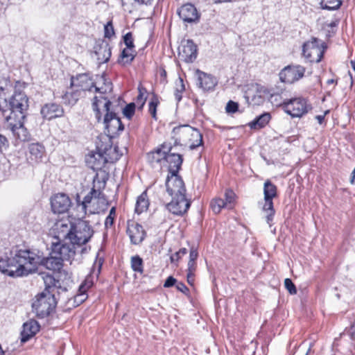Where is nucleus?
Listing matches in <instances>:
<instances>
[{
    "label": "nucleus",
    "mask_w": 355,
    "mask_h": 355,
    "mask_svg": "<svg viewBox=\"0 0 355 355\" xmlns=\"http://www.w3.org/2000/svg\"><path fill=\"white\" fill-rule=\"evenodd\" d=\"M111 102L103 97H96L92 106L95 116L98 121L101 119L104 114L103 124L107 135L112 137L123 130V125L116 114L110 111Z\"/></svg>",
    "instance_id": "obj_1"
},
{
    "label": "nucleus",
    "mask_w": 355,
    "mask_h": 355,
    "mask_svg": "<svg viewBox=\"0 0 355 355\" xmlns=\"http://www.w3.org/2000/svg\"><path fill=\"white\" fill-rule=\"evenodd\" d=\"M173 132L175 142L182 146H187L193 150L203 144L202 135L196 128L189 125H184L173 128Z\"/></svg>",
    "instance_id": "obj_2"
},
{
    "label": "nucleus",
    "mask_w": 355,
    "mask_h": 355,
    "mask_svg": "<svg viewBox=\"0 0 355 355\" xmlns=\"http://www.w3.org/2000/svg\"><path fill=\"white\" fill-rule=\"evenodd\" d=\"M15 257L17 258L18 263L22 272H24V276L35 272L37 266L40 265L42 261V257L40 252L29 249L15 250Z\"/></svg>",
    "instance_id": "obj_3"
},
{
    "label": "nucleus",
    "mask_w": 355,
    "mask_h": 355,
    "mask_svg": "<svg viewBox=\"0 0 355 355\" xmlns=\"http://www.w3.org/2000/svg\"><path fill=\"white\" fill-rule=\"evenodd\" d=\"M6 107L8 109L3 110L4 119H6V116L17 118L19 114L21 115H26L25 112L28 107V99L26 94L21 91H15L9 98Z\"/></svg>",
    "instance_id": "obj_4"
},
{
    "label": "nucleus",
    "mask_w": 355,
    "mask_h": 355,
    "mask_svg": "<svg viewBox=\"0 0 355 355\" xmlns=\"http://www.w3.org/2000/svg\"><path fill=\"white\" fill-rule=\"evenodd\" d=\"M56 301L53 293L42 292L37 296L32 307L37 317L48 316L55 308Z\"/></svg>",
    "instance_id": "obj_5"
},
{
    "label": "nucleus",
    "mask_w": 355,
    "mask_h": 355,
    "mask_svg": "<svg viewBox=\"0 0 355 355\" xmlns=\"http://www.w3.org/2000/svg\"><path fill=\"white\" fill-rule=\"evenodd\" d=\"M93 235V230L87 221L73 223V230L69 241L78 247L85 244Z\"/></svg>",
    "instance_id": "obj_6"
},
{
    "label": "nucleus",
    "mask_w": 355,
    "mask_h": 355,
    "mask_svg": "<svg viewBox=\"0 0 355 355\" xmlns=\"http://www.w3.org/2000/svg\"><path fill=\"white\" fill-rule=\"evenodd\" d=\"M324 43L316 37L305 42L302 47V53L310 62H319L323 57L325 50Z\"/></svg>",
    "instance_id": "obj_7"
},
{
    "label": "nucleus",
    "mask_w": 355,
    "mask_h": 355,
    "mask_svg": "<svg viewBox=\"0 0 355 355\" xmlns=\"http://www.w3.org/2000/svg\"><path fill=\"white\" fill-rule=\"evenodd\" d=\"M25 117L26 115L19 114L17 118L6 116L4 119L7 128L10 129L16 139L20 141H25L29 139V133L24 125Z\"/></svg>",
    "instance_id": "obj_8"
},
{
    "label": "nucleus",
    "mask_w": 355,
    "mask_h": 355,
    "mask_svg": "<svg viewBox=\"0 0 355 355\" xmlns=\"http://www.w3.org/2000/svg\"><path fill=\"white\" fill-rule=\"evenodd\" d=\"M20 268L15 257V251H11L10 256L0 258V271L10 277H17L24 276V272Z\"/></svg>",
    "instance_id": "obj_9"
},
{
    "label": "nucleus",
    "mask_w": 355,
    "mask_h": 355,
    "mask_svg": "<svg viewBox=\"0 0 355 355\" xmlns=\"http://www.w3.org/2000/svg\"><path fill=\"white\" fill-rule=\"evenodd\" d=\"M284 111L292 117H301L311 110V105L304 98H295L284 101Z\"/></svg>",
    "instance_id": "obj_10"
},
{
    "label": "nucleus",
    "mask_w": 355,
    "mask_h": 355,
    "mask_svg": "<svg viewBox=\"0 0 355 355\" xmlns=\"http://www.w3.org/2000/svg\"><path fill=\"white\" fill-rule=\"evenodd\" d=\"M73 230V223L67 218L56 221L51 228L50 234L53 241H67L69 239Z\"/></svg>",
    "instance_id": "obj_11"
},
{
    "label": "nucleus",
    "mask_w": 355,
    "mask_h": 355,
    "mask_svg": "<svg viewBox=\"0 0 355 355\" xmlns=\"http://www.w3.org/2000/svg\"><path fill=\"white\" fill-rule=\"evenodd\" d=\"M266 89L258 84H251L245 92V98L247 103L252 105H260L265 101Z\"/></svg>",
    "instance_id": "obj_12"
},
{
    "label": "nucleus",
    "mask_w": 355,
    "mask_h": 355,
    "mask_svg": "<svg viewBox=\"0 0 355 355\" xmlns=\"http://www.w3.org/2000/svg\"><path fill=\"white\" fill-rule=\"evenodd\" d=\"M76 245L68 244L65 241H52L51 250L53 254L62 258V260H69L76 254Z\"/></svg>",
    "instance_id": "obj_13"
},
{
    "label": "nucleus",
    "mask_w": 355,
    "mask_h": 355,
    "mask_svg": "<svg viewBox=\"0 0 355 355\" xmlns=\"http://www.w3.org/2000/svg\"><path fill=\"white\" fill-rule=\"evenodd\" d=\"M166 191L171 197L184 196L186 189L182 179L178 174L168 175L166 181Z\"/></svg>",
    "instance_id": "obj_14"
},
{
    "label": "nucleus",
    "mask_w": 355,
    "mask_h": 355,
    "mask_svg": "<svg viewBox=\"0 0 355 355\" xmlns=\"http://www.w3.org/2000/svg\"><path fill=\"white\" fill-rule=\"evenodd\" d=\"M305 68L302 66H288L284 68L279 73V78L282 82L293 83L304 76Z\"/></svg>",
    "instance_id": "obj_15"
},
{
    "label": "nucleus",
    "mask_w": 355,
    "mask_h": 355,
    "mask_svg": "<svg viewBox=\"0 0 355 355\" xmlns=\"http://www.w3.org/2000/svg\"><path fill=\"white\" fill-rule=\"evenodd\" d=\"M171 198V201L166 205L168 211L175 215H183L185 214L191 205L190 201L187 200L186 196Z\"/></svg>",
    "instance_id": "obj_16"
},
{
    "label": "nucleus",
    "mask_w": 355,
    "mask_h": 355,
    "mask_svg": "<svg viewBox=\"0 0 355 355\" xmlns=\"http://www.w3.org/2000/svg\"><path fill=\"white\" fill-rule=\"evenodd\" d=\"M198 55V46L191 40L182 42L179 49V57L185 62H193Z\"/></svg>",
    "instance_id": "obj_17"
},
{
    "label": "nucleus",
    "mask_w": 355,
    "mask_h": 355,
    "mask_svg": "<svg viewBox=\"0 0 355 355\" xmlns=\"http://www.w3.org/2000/svg\"><path fill=\"white\" fill-rule=\"evenodd\" d=\"M71 86L73 89H78L84 93L85 91H91L94 86V82L89 73H79L71 77Z\"/></svg>",
    "instance_id": "obj_18"
},
{
    "label": "nucleus",
    "mask_w": 355,
    "mask_h": 355,
    "mask_svg": "<svg viewBox=\"0 0 355 355\" xmlns=\"http://www.w3.org/2000/svg\"><path fill=\"white\" fill-rule=\"evenodd\" d=\"M171 146L170 144L164 143L161 147L148 153L147 159L153 166H155L156 164H159L162 166L164 164L166 153L171 152Z\"/></svg>",
    "instance_id": "obj_19"
},
{
    "label": "nucleus",
    "mask_w": 355,
    "mask_h": 355,
    "mask_svg": "<svg viewBox=\"0 0 355 355\" xmlns=\"http://www.w3.org/2000/svg\"><path fill=\"white\" fill-rule=\"evenodd\" d=\"M51 205L54 213L62 214L68 211L71 207V202L67 195L57 193L51 198Z\"/></svg>",
    "instance_id": "obj_20"
},
{
    "label": "nucleus",
    "mask_w": 355,
    "mask_h": 355,
    "mask_svg": "<svg viewBox=\"0 0 355 355\" xmlns=\"http://www.w3.org/2000/svg\"><path fill=\"white\" fill-rule=\"evenodd\" d=\"M127 233L130 237L131 243L138 245L142 242L145 238L146 232L143 227L134 221L128 223Z\"/></svg>",
    "instance_id": "obj_21"
},
{
    "label": "nucleus",
    "mask_w": 355,
    "mask_h": 355,
    "mask_svg": "<svg viewBox=\"0 0 355 355\" xmlns=\"http://www.w3.org/2000/svg\"><path fill=\"white\" fill-rule=\"evenodd\" d=\"M86 162L94 171L101 170L107 163L100 148H98L97 151L93 152L87 156Z\"/></svg>",
    "instance_id": "obj_22"
},
{
    "label": "nucleus",
    "mask_w": 355,
    "mask_h": 355,
    "mask_svg": "<svg viewBox=\"0 0 355 355\" xmlns=\"http://www.w3.org/2000/svg\"><path fill=\"white\" fill-rule=\"evenodd\" d=\"M180 17L184 21L188 23L195 22L198 20L199 15L196 7L187 3L182 6L178 12Z\"/></svg>",
    "instance_id": "obj_23"
},
{
    "label": "nucleus",
    "mask_w": 355,
    "mask_h": 355,
    "mask_svg": "<svg viewBox=\"0 0 355 355\" xmlns=\"http://www.w3.org/2000/svg\"><path fill=\"white\" fill-rule=\"evenodd\" d=\"M40 113L44 119L51 120L63 115L62 107L54 103H46L41 108Z\"/></svg>",
    "instance_id": "obj_24"
},
{
    "label": "nucleus",
    "mask_w": 355,
    "mask_h": 355,
    "mask_svg": "<svg viewBox=\"0 0 355 355\" xmlns=\"http://www.w3.org/2000/svg\"><path fill=\"white\" fill-rule=\"evenodd\" d=\"M93 87L95 88V92L99 93V96H96L94 98V101L96 97H103L108 100L106 97L104 96V94L107 92H110L112 90V83L106 78L105 74H102L97 77L96 82H94V86Z\"/></svg>",
    "instance_id": "obj_25"
},
{
    "label": "nucleus",
    "mask_w": 355,
    "mask_h": 355,
    "mask_svg": "<svg viewBox=\"0 0 355 355\" xmlns=\"http://www.w3.org/2000/svg\"><path fill=\"white\" fill-rule=\"evenodd\" d=\"M40 326L35 320H30L23 324L21 331V342L25 343L34 336L39 331Z\"/></svg>",
    "instance_id": "obj_26"
},
{
    "label": "nucleus",
    "mask_w": 355,
    "mask_h": 355,
    "mask_svg": "<svg viewBox=\"0 0 355 355\" xmlns=\"http://www.w3.org/2000/svg\"><path fill=\"white\" fill-rule=\"evenodd\" d=\"M196 74L198 75V84L199 87L205 91L211 90L214 88L217 82L211 75L202 72L199 69L196 70Z\"/></svg>",
    "instance_id": "obj_27"
},
{
    "label": "nucleus",
    "mask_w": 355,
    "mask_h": 355,
    "mask_svg": "<svg viewBox=\"0 0 355 355\" xmlns=\"http://www.w3.org/2000/svg\"><path fill=\"white\" fill-rule=\"evenodd\" d=\"M165 163L168 164L169 173L178 174L182 163V156L176 153H171L170 152L167 153H166L164 159V164Z\"/></svg>",
    "instance_id": "obj_28"
},
{
    "label": "nucleus",
    "mask_w": 355,
    "mask_h": 355,
    "mask_svg": "<svg viewBox=\"0 0 355 355\" xmlns=\"http://www.w3.org/2000/svg\"><path fill=\"white\" fill-rule=\"evenodd\" d=\"M28 159L33 162L39 163L42 161L46 152L44 146L39 143H33L28 146Z\"/></svg>",
    "instance_id": "obj_29"
},
{
    "label": "nucleus",
    "mask_w": 355,
    "mask_h": 355,
    "mask_svg": "<svg viewBox=\"0 0 355 355\" xmlns=\"http://www.w3.org/2000/svg\"><path fill=\"white\" fill-rule=\"evenodd\" d=\"M100 148L102 153H103V157L106 159L107 163H114L116 162L123 155L116 146L109 145L108 146H105L103 149Z\"/></svg>",
    "instance_id": "obj_30"
},
{
    "label": "nucleus",
    "mask_w": 355,
    "mask_h": 355,
    "mask_svg": "<svg viewBox=\"0 0 355 355\" xmlns=\"http://www.w3.org/2000/svg\"><path fill=\"white\" fill-rule=\"evenodd\" d=\"M93 286L92 277L88 276L84 282L80 285L78 293L75 295L74 301L78 304L83 303L87 298V291Z\"/></svg>",
    "instance_id": "obj_31"
},
{
    "label": "nucleus",
    "mask_w": 355,
    "mask_h": 355,
    "mask_svg": "<svg viewBox=\"0 0 355 355\" xmlns=\"http://www.w3.org/2000/svg\"><path fill=\"white\" fill-rule=\"evenodd\" d=\"M93 286L92 277L88 276L84 282L80 285L78 293L75 295L74 301L78 304L83 303L87 298V291Z\"/></svg>",
    "instance_id": "obj_32"
},
{
    "label": "nucleus",
    "mask_w": 355,
    "mask_h": 355,
    "mask_svg": "<svg viewBox=\"0 0 355 355\" xmlns=\"http://www.w3.org/2000/svg\"><path fill=\"white\" fill-rule=\"evenodd\" d=\"M62 258L53 254L51 253V257L47 258H43L40 263V265L45 266L48 270H59L62 266Z\"/></svg>",
    "instance_id": "obj_33"
},
{
    "label": "nucleus",
    "mask_w": 355,
    "mask_h": 355,
    "mask_svg": "<svg viewBox=\"0 0 355 355\" xmlns=\"http://www.w3.org/2000/svg\"><path fill=\"white\" fill-rule=\"evenodd\" d=\"M95 53L100 62H106L111 56V49L107 42H103L96 49Z\"/></svg>",
    "instance_id": "obj_34"
},
{
    "label": "nucleus",
    "mask_w": 355,
    "mask_h": 355,
    "mask_svg": "<svg viewBox=\"0 0 355 355\" xmlns=\"http://www.w3.org/2000/svg\"><path fill=\"white\" fill-rule=\"evenodd\" d=\"M11 90L12 86L10 85H0V110L2 111L8 106Z\"/></svg>",
    "instance_id": "obj_35"
},
{
    "label": "nucleus",
    "mask_w": 355,
    "mask_h": 355,
    "mask_svg": "<svg viewBox=\"0 0 355 355\" xmlns=\"http://www.w3.org/2000/svg\"><path fill=\"white\" fill-rule=\"evenodd\" d=\"M264 204L263 205V211L266 213V218L267 223L271 226V222L273 220L275 211L273 207L272 199L264 198Z\"/></svg>",
    "instance_id": "obj_36"
},
{
    "label": "nucleus",
    "mask_w": 355,
    "mask_h": 355,
    "mask_svg": "<svg viewBox=\"0 0 355 355\" xmlns=\"http://www.w3.org/2000/svg\"><path fill=\"white\" fill-rule=\"evenodd\" d=\"M42 279L45 286L44 293L50 292L53 293L55 288L60 286L59 281L56 280L51 275H43Z\"/></svg>",
    "instance_id": "obj_37"
},
{
    "label": "nucleus",
    "mask_w": 355,
    "mask_h": 355,
    "mask_svg": "<svg viewBox=\"0 0 355 355\" xmlns=\"http://www.w3.org/2000/svg\"><path fill=\"white\" fill-rule=\"evenodd\" d=\"M149 206V202L146 191L143 192L139 196H138L136 205L135 212L138 214L147 210Z\"/></svg>",
    "instance_id": "obj_38"
},
{
    "label": "nucleus",
    "mask_w": 355,
    "mask_h": 355,
    "mask_svg": "<svg viewBox=\"0 0 355 355\" xmlns=\"http://www.w3.org/2000/svg\"><path fill=\"white\" fill-rule=\"evenodd\" d=\"M270 120V114L268 112L261 114L257 117L253 121L250 123L251 128L258 129L263 128Z\"/></svg>",
    "instance_id": "obj_39"
},
{
    "label": "nucleus",
    "mask_w": 355,
    "mask_h": 355,
    "mask_svg": "<svg viewBox=\"0 0 355 355\" xmlns=\"http://www.w3.org/2000/svg\"><path fill=\"white\" fill-rule=\"evenodd\" d=\"M82 94L81 91L74 89L73 91L66 92L62 96V99L64 103L73 105L78 101Z\"/></svg>",
    "instance_id": "obj_40"
},
{
    "label": "nucleus",
    "mask_w": 355,
    "mask_h": 355,
    "mask_svg": "<svg viewBox=\"0 0 355 355\" xmlns=\"http://www.w3.org/2000/svg\"><path fill=\"white\" fill-rule=\"evenodd\" d=\"M264 198L273 199L277 196V187L269 180L264 182L263 185Z\"/></svg>",
    "instance_id": "obj_41"
},
{
    "label": "nucleus",
    "mask_w": 355,
    "mask_h": 355,
    "mask_svg": "<svg viewBox=\"0 0 355 355\" xmlns=\"http://www.w3.org/2000/svg\"><path fill=\"white\" fill-rule=\"evenodd\" d=\"M135 55L132 49H124L120 55L119 62L122 64H130L134 60Z\"/></svg>",
    "instance_id": "obj_42"
},
{
    "label": "nucleus",
    "mask_w": 355,
    "mask_h": 355,
    "mask_svg": "<svg viewBox=\"0 0 355 355\" xmlns=\"http://www.w3.org/2000/svg\"><path fill=\"white\" fill-rule=\"evenodd\" d=\"M131 267L135 272H137L141 274L144 271L142 259L138 255L132 257Z\"/></svg>",
    "instance_id": "obj_43"
},
{
    "label": "nucleus",
    "mask_w": 355,
    "mask_h": 355,
    "mask_svg": "<svg viewBox=\"0 0 355 355\" xmlns=\"http://www.w3.org/2000/svg\"><path fill=\"white\" fill-rule=\"evenodd\" d=\"M211 208L215 214L220 212L221 209L226 207L225 200L220 198H216L211 201Z\"/></svg>",
    "instance_id": "obj_44"
},
{
    "label": "nucleus",
    "mask_w": 355,
    "mask_h": 355,
    "mask_svg": "<svg viewBox=\"0 0 355 355\" xmlns=\"http://www.w3.org/2000/svg\"><path fill=\"white\" fill-rule=\"evenodd\" d=\"M341 4L340 0H323L321 3L322 8L330 10L339 8Z\"/></svg>",
    "instance_id": "obj_45"
},
{
    "label": "nucleus",
    "mask_w": 355,
    "mask_h": 355,
    "mask_svg": "<svg viewBox=\"0 0 355 355\" xmlns=\"http://www.w3.org/2000/svg\"><path fill=\"white\" fill-rule=\"evenodd\" d=\"M101 195H103V194L101 192H98V191H96L94 189H92V190L90 192V195L89 194V195L86 196L84 198L83 201L82 202V203L79 206L81 207V209L83 211H85V209H86V205L87 203H90L91 202L92 198L94 197L95 198H101L100 196H101Z\"/></svg>",
    "instance_id": "obj_46"
},
{
    "label": "nucleus",
    "mask_w": 355,
    "mask_h": 355,
    "mask_svg": "<svg viewBox=\"0 0 355 355\" xmlns=\"http://www.w3.org/2000/svg\"><path fill=\"white\" fill-rule=\"evenodd\" d=\"M138 92H139V94L136 98V104L138 106V108L139 110H141L143 108L144 105H145V103L146 101V90L141 87H139Z\"/></svg>",
    "instance_id": "obj_47"
},
{
    "label": "nucleus",
    "mask_w": 355,
    "mask_h": 355,
    "mask_svg": "<svg viewBox=\"0 0 355 355\" xmlns=\"http://www.w3.org/2000/svg\"><path fill=\"white\" fill-rule=\"evenodd\" d=\"M235 193L232 190H227L225 193V203L226 208L232 209L235 201Z\"/></svg>",
    "instance_id": "obj_48"
},
{
    "label": "nucleus",
    "mask_w": 355,
    "mask_h": 355,
    "mask_svg": "<svg viewBox=\"0 0 355 355\" xmlns=\"http://www.w3.org/2000/svg\"><path fill=\"white\" fill-rule=\"evenodd\" d=\"M158 104H159L158 98L156 96H153L151 98V99L149 102V104H148V111H149V113L150 114L151 116L155 119H157L156 112H157V107Z\"/></svg>",
    "instance_id": "obj_49"
},
{
    "label": "nucleus",
    "mask_w": 355,
    "mask_h": 355,
    "mask_svg": "<svg viewBox=\"0 0 355 355\" xmlns=\"http://www.w3.org/2000/svg\"><path fill=\"white\" fill-rule=\"evenodd\" d=\"M115 217H116V208L114 207H113L110 210L109 215L106 217L105 220V227L106 229L110 228L113 225Z\"/></svg>",
    "instance_id": "obj_50"
},
{
    "label": "nucleus",
    "mask_w": 355,
    "mask_h": 355,
    "mask_svg": "<svg viewBox=\"0 0 355 355\" xmlns=\"http://www.w3.org/2000/svg\"><path fill=\"white\" fill-rule=\"evenodd\" d=\"M136 104L130 103L128 104L123 110V115L128 119H130L135 114Z\"/></svg>",
    "instance_id": "obj_51"
},
{
    "label": "nucleus",
    "mask_w": 355,
    "mask_h": 355,
    "mask_svg": "<svg viewBox=\"0 0 355 355\" xmlns=\"http://www.w3.org/2000/svg\"><path fill=\"white\" fill-rule=\"evenodd\" d=\"M114 35V27L112 21H108L104 26L105 37L110 38Z\"/></svg>",
    "instance_id": "obj_52"
},
{
    "label": "nucleus",
    "mask_w": 355,
    "mask_h": 355,
    "mask_svg": "<svg viewBox=\"0 0 355 355\" xmlns=\"http://www.w3.org/2000/svg\"><path fill=\"white\" fill-rule=\"evenodd\" d=\"M124 43L126 46V48L132 49L135 47L134 45V40L132 37V34L131 33H128L123 36Z\"/></svg>",
    "instance_id": "obj_53"
},
{
    "label": "nucleus",
    "mask_w": 355,
    "mask_h": 355,
    "mask_svg": "<svg viewBox=\"0 0 355 355\" xmlns=\"http://www.w3.org/2000/svg\"><path fill=\"white\" fill-rule=\"evenodd\" d=\"M239 108V104L234 101H230L227 103L225 110L229 114H234L235 113Z\"/></svg>",
    "instance_id": "obj_54"
},
{
    "label": "nucleus",
    "mask_w": 355,
    "mask_h": 355,
    "mask_svg": "<svg viewBox=\"0 0 355 355\" xmlns=\"http://www.w3.org/2000/svg\"><path fill=\"white\" fill-rule=\"evenodd\" d=\"M284 286L291 294L293 295L297 293L296 287H295V284L293 283V282L291 281V279L286 278L284 280Z\"/></svg>",
    "instance_id": "obj_55"
},
{
    "label": "nucleus",
    "mask_w": 355,
    "mask_h": 355,
    "mask_svg": "<svg viewBox=\"0 0 355 355\" xmlns=\"http://www.w3.org/2000/svg\"><path fill=\"white\" fill-rule=\"evenodd\" d=\"M187 252V250L184 248H181L178 252H175L171 257V262L178 261L182 256H184Z\"/></svg>",
    "instance_id": "obj_56"
},
{
    "label": "nucleus",
    "mask_w": 355,
    "mask_h": 355,
    "mask_svg": "<svg viewBox=\"0 0 355 355\" xmlns=\"http://www.w3.org/2000/svg\"><path fill=\"white\" fill-rule=\"evenodd\" d=\"M9 146V142L7 138L0 134V153H2L3 150H6Z\"/></svg>",
    "instance_id": "obj_57"
},
{
    "label": "nucleus",
    "mask_w": 355,
    "mask_h": 355,
    "mask_svg": "<svg viewBox=\"0 0 355 355\" xmlns=\"http://www.w3.org/2000/svg\"><path fill=\"white\" fill-rule=\"evenodd\" d=\"M176 283H177L176 279L174 277H173L172 276H170L166 279V281L164 284V286L165 288H169V287H171V286L175 285Z\"/></svg>",
    "instance_id": "obj_58"
},
{
    "label": "nucleus",
    "mask_w": 355,
    "mask_h": 355,
    "mask_svg": "<svg viewBox=\"0 0 355 355\" xmlns=\"http://www.w3.org/2000/svg\"><path fill=\"white\" fill-rule=\"evenodd\" d=\"M198 257V253L197 250L195 248H191L189 252V260L192 261H196V259Z\"/></svg>",
    "instance_id": "obj_59"
},
{
    "label": "nucleus",
    "mask_w": 355,
    "mask_h": 355,
    "mask_svg": "<svg viewBox=\"0 0 355 355\" xmlns=\"http://www.w3.org/2000/svg\"><path fill=\"white\" fill-rule=\"evenodd\" d=\"M176 288L180 291V292L187 294L189 291L188 288L186 286V285L182 282H177L175 284Z\"/></svg>",
    "instance_id": "obj_60"
},
{
    "label": "nucleus",
    "mask_w": 355,
    "mask_h": 355,
    "mask_svg": "<svg viewBox=\"0 0 355 355\" xmlns=\"http://www.w3.org/2000/svg\"><path fill=\"white\" fill-rule=\"evenodd\" d=\"M197 268L196 261H189L187 264V272H196Z\"/></svg>",
    "instance_id": "obj_61"
},
{
    "label": "nucleus",
    "mask_w": 355,
    "mask_h": 355,
    "mask_svg": "<svg viewBox=\"0 0 355 355\" xmlns=\"http://www.w3.org/2000/svg\"><path fill=\"white\" fill-rule=\"evenodd\" d=\"M187 282L193 286L194 284L195 272H187Z\"/></svg>",
    "instance_id": "obj_62"
},
{
    "label": "nucleus",
    "mask_w": 355,
    "mask_h": 355,
    "mask_svg": "<svg viewBox=\"0 0 355 355\" xmlns=\"http://www.w3.org/2000/svg\"><path fill=\"white\" fill-rule=\"evenodd\" d=\"M178 83L179 85H178L177 88L175 89V90L182 93L185 88H184V85L183 83V80L182 78H180L179 80H178Z\"/></svg>",
    "instance_id": "obj_63"
},
{
    "label": "nucleus",
    "mask_w": 355,
    "mask_h": 355,
    "mask_svg": "<svg viewBox=\"0 0 355 355\" xmlns=\"http://www.w3.org/2000/svg\"><path fill=\"white\" fill-rule=\"evenodd\" d=\"M329 110L326 111L323 115H317L315 116V119L318 121L320 124H322L324 121L325 115L329 113Z\"/></svg>",
    "instance_id": "obj_64"
}]
</instances>
